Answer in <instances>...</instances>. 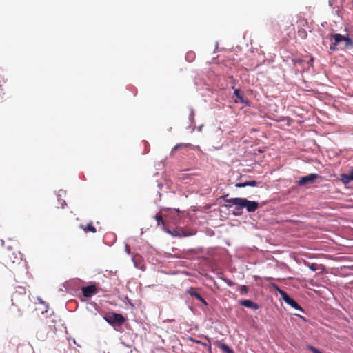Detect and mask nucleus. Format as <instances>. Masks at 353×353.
Segmentation results:
<instances>
[{
	"instance_id": "nucleus-1",
	"label": "nucleus",
	"mask_w": 353,
	"mask_h": 353,
	"mask_svg": "<svg viewBox=\"0 0 353 353\" xmlns=\"http://www.w3.org/2000/svg\"><path fill=\"white\" fill-rule=\"evenodd\" d=\"M327 40L332 42L330 45V53L336 50H351L353 48V41L349 37L343 36L339 33L330 34L323 41V45H325Z\"/></svg>"
},
{
	"instance_id": "nucleus-2",
	"label": "nucleus",
	"mask_w": 353,
	"mask_h": 353,
	"mask_svg": "<svg viewBox=\"0 0 353 353\" xmlns=\"http://www.w3.org/2000/svg\"><path fill=\"white\" fill-rule=\"evenodd\" d=\"M226 196H225L223 198L225 201L234 205L236 210H241L243 208H245L247 212H254L259 206V203L255 201H250L245 198L241 197L226 199Z\"/></svg>"
},
{
	"instance_id": "nucleus-3",
	"label": "nucleus",
	"mask_w": 353,
	"mask_h": 353,
	"mask_svg": "<svg viewBox=\"0 0 353 353\" xmlns=\"http://www.w3.org/2000/svg\"><path fill=\"white\" fill-rule=\"evenodd\" d=\"M12 301L13 305L17 306H22L29 302V297L26 294L25 288L19 287L12 296Z\"/></svg>"
},
{
	"instance_id": "nucleus-4",
	"label": "nucleus",
	"mask_w": 353,
	"mask_h": 353,
	"mask_svg": "<svg viewBox=\"0 0 353 353\" xmlns=\"http://www.w3.org/2000/svg\"><path fill=\"white\" fill-rule=\"evenodd\" d=\"M104 319L114 328L117 327H121L125 321L122 314L117 313L109 314L104 316Z\"/></svg>"
},
{
	"instance_id": "nucleus-5",
	"label": "nucleus",
	"mask_w": 353,
	"mask_h": 353,
	"mask_svg": "<svg viewBox=\"0 0 353 353\" xmlns=\"http://www.w3.org/2000/svg\"><path fill=\"white\" fill-rule=\"evenodd\" d=\"M275 289L278 290L279 294L281 295L282 299L284 302L290 305L295 310H298L301 312H304L303 307L291 296H290L285 291L280 290L276 285L274 286Z\"/></svg>"
},
{
	"instance_id": "nucleus-6",
	"label": "nucleus",
	"mask_w": 353,
	"mask_h": 353,
	"mask_svg": "<svg viewBox=\"0 0 353 353\" xmlns=\"http://www.w3.org/2000/svg\"><path fill=\"white\" fill-rule=\"evenodd\" d=\"M319 176L317 174H310L307 176H302L298 181V185L300 186L305 185L306 184H312Z\"/></svg>"
},
{
	"instance_id": "nucleus-7",
	"label": "nucleus",
	"mask_w": 353,
	"mask_h": 353,
	"mask_svg": "<svg viewBox=\"0 0 353 353\" xmlns=\"http://www.w3.org/2000/svg\"><path fill=\"white\" fill-rule=\"evenodd\" d=\"M97 293V288L94 285H91L82 288V294L85 298H91Z\"/></svg>"
},
{
	"instance_id": "nucleus-8",
	"label": "nucleus",
	"mask_w": 353,
	"mask_h": 353,
	"mask_svg": "<svg viewBox=\"0 0 353 353\" xmlns=\"http://www.w3.org/2000/svg\"><path fill=\"white\" fill-rule=\"evenodd\" d=\"M187 293L192 296V297H194L196 298L197 300H199V301H201L202 303H203L205 305H207L208 303L207 302L205 301V300L201 296V295L198 293L197 292H196L194 289L191 288L190 290H187Z\"/></svg>"
},
{
	"instance_id": "nucleus-9",
	"label": "nucleus",
	"mask_w": 353,
	"mask_h": 353,
	"mask_svg": "<svg viewBox=\"0 0 353 353\" xmlns=\"http://www.w3.org/2000/svg\"><path fill=\"white\" fill-rule=\"evenodd\" d=\"M239 303L241 305L248 308H252L253 310H258L259 308V306L256 303L248 299L242 300L239 302Z\"/></svg>"
},
{
	"instance_id": "nucleus-10",
	"label": "nucleus",
	"mask_w": 353,
	"mask_h": 353,
	"mask_svg": "<svg viewBox=\"0 0 353 353\" xmlns=\"http://www.w3.org/2000/svg\"><path fill=\"white\" fill-rule=\"evenodd\" d=\"M258 182L254 181V180H252V181H245V182H243V183H238L235 185V186L236 188H244V187H246V186H252V187H254V186H256L258 185Z\"/></svg>"
},
{
	"instance_id": "nucleus-11",
	"label": "nucleus",
	"mask_w": 353,
	"mask_h": 353,
	"mask_svg": "<svg viewBox=\"0 0 353 353\" xmlns=\"http://www.w3.org/2000/svg\"><path fill=\"white\" fill-rule=\"evenodd\" d=\"M341 180L343 183H348L349 182L352 181L349 172L348 174H341Z\"/></svg>"
},
{
	"instance_id": "nucleus-12",
	"label": "nucleus",
	"mask_w": 353,
	"mask_h": 353,
	"mask_svg": "<svg viewBox=\"0 0 353 353\" xmlns=\"http://www.w3.org/2000/svg\"><path fill=\"white\" fill-rule=\"evenodd\" d=\"M219 347L225 353H234L233 350L231 349L228 345L225 343H221Z\"/></svg>"
},
{
	"instance_id": "nucleus-13",
	"label": "nucleus",
	"mask_w": 353,
	"mask_h": 353,
	"mask_svg": "<svg viewBox=\"0 0 353 353\" xmlns=\"http://www.w3.org/2000/svg\"><path fill=\"white\" fill-rule=\"evenodd\" d=\"M154 219L157 221L158 226L162 225V228L165 227V223H164V221L163 220V217L161 214H156L154 216Z\"/></svg>"
},
{
	"instance_id": "nucleus-14",
	"label": "nucleus",
	"mask_w": 353,
	"mask_h": 353,
	"mask_svg": "<svg viewBox=\"0 0 353 353\" xmlns=\"http://www.w3.org/2000/svg\"><path fill=\"white\" fill-rule=\"evenodd\" d=\"M83 230L85 232H91L92 233H94L97 231L96 228L93 226L92 223H91V222L90 223H88L85 227L83 228Z\"/></svg>"
},
{
	"instance_id": "nucleus-15",
	"label": "nucleus",
	"mask_w": 353,
	"mask_h": 353,
	"mask_svg": "<svg viewBox=\"0 0 353 353\" xmlns=\"http://www.w3.org/2000/svg\"><path fill=\"white\" fill-rule=\"evenodd\" d=\"M195 58V53L194 52H188L185 55V59L188 62H192Z\"/></svg>"
},
{
	"instance_id": "nucleus-16",
	"label": "nucleus",
	"mask_w": 353,
	"mask_h": 353,
	"mask_svg": "<svg viewBox=\"0 0 353 353\" xmlns=\"http://www.w3.org/2000/svg\"><path fill=\"white\" fill-rule=\"evenodd\" d=\"M189 145H190L189 143H188V144H185V143H178L172 149L171 154H172L173 152L174 151H176V150H178L179 148H181L182 147H188Z\"/></svg>"
},
{
	"instance_id": "nucleus-17",
	"label": "nucleus",
	"mask_w": 353,
	"mask_h": 353,
	"mask_svg": "<svg viewBox=\"0 0 353 353\" xmlns=\"http://www.w3.org/2000/svg\"><path fill=\"white\" fill-rule=\"evenodd\" d=\"M304 264L313 272H316L317 270V265L316 263H310L309 262L305 261Z\"/></svg>"
},
{
	"instance_id": "nucleus-18",
	"label": "nucleus",
	"mask_w": 353,
	"mask_h": 353,
	"mask_svg": "<svg viewBox=\"0 0 353 353\" xmlns=\"http://www.w3.org/2000/svg\"><path fill=\"white\" fill-rule=\"evenodd\" d=\"M306 347L307 350H310L313 353H323L319 349L314 347V346H312L311 345H307L306 346Z\"/></svg>"
},
{
	"instance_id": "nucleus-19",
	"label": "nucleus",
	"mask_w": 353,
	"mask_h": 353,
	"mask_svg": "<svg viewBox=\"0 0 353 353\" xmlns=\"http://www.w3.org/2000/svg\"><path fill=\"white\" fill-rule=\"evenodd\" d=\"M234 95L243 103L245 102L243 99V97L240 94V91L238 89H236L234 92Z\"/></svg>"
},
{
	"instance_id": "nucleus-20",
	"label": "nucleus",
	"mask_w": 353,
	"mask_h": 353,
	"mask_svg": "<svg viewBox=\"0 0 353 353\" xmlns=\"http://www.w3.org/2000/svg\"><path fill=\"white\" fill-rule=\"evenodd\" d=\"M239 292L241 294H247L248 292V288L245 285H241L239 287Z\"/></svg>"
},
{
	"instance_id": "nucleus-21",
	"label": "nucleus",
	"mask_w": 353,
	"mask_h": 353,
	"mask_svg": "<svg viewBox=\"0 0 353 353\" xmlns=\"http://www.w3.org/2000/svg\"><path fill=\"white\" fill-rule=\"evenodd\" d=\"M190 115H189V120L190 121L193 123H194V110L192 108H190Z\"/></svg>"
},
{
	"instance_id": "nucleus-22",
	"label": "nucleus",
	"mask_w": 353,
	"mask_h": 353,
	"mask_svg": "<svg viewBox=\"0 0 353 353\" xmlns=\"http://www.w3.org/2000/svg\"><path fill=\"white\" fill-rule=\"evenodd\" d=\"M65 191L63 190H59L57 194L58 201H60V199L65 194Z\"/></svg>"
},
{
	"instance_id": "nucleus-23",
	"label": "nucleus",
	"mask_w": 353,
	"mask_h": 353,
	"mask_svg": "<svg viewBox=\"0 0 353 353\" xmlns=\"http://www.w3.org/2000/svg\"><path fill=\"white\" fill-rule=\"evenodd\" d=\"M180 235H181V230H176V229L172 230V236L180 237Z\"/></svg>"
},
{
	"instance_id": "nucleus-24",
	"label": "nucleus",
	"mask_w": 353,
	"mask_h": 353,
	"mask_svg": "<svg viewBox=\"0 0 353 353\" xmlns=\"http://www.w3.org/2000/svg\"><path fill=\"white\" fill-rule=\"evenodd\" d=\"M194 234L193 233H188V232H186L183 230H181V235H180V238L181 237H187V236H192Z\"/></svg>"
},
{
	"instance_id": "nucleus-25",
	"label": "nucleus",
	"mask_w": 353,
	"mask_h": 353,
	"mask_svg": "<svg viewBox=\"0 0 353 353\" xmlns=\"http://www.w3.org/2000/svg\"><path fill=\"white\" fill-rule=\"evenodd\" d=\"M223 280L225 282V283L228 286H233L234 285V283L231 280L228 279H223Z\"/></svg>"
},
{
	"instance_id": "nucleus-26",
	"label": "nucleus",
	"mask_w": 353,
	"mask_h": 353,
	"mask_svg": "<svg viewBox=\"0 0 353 353\" xmlns=\"http://www.w3.org/2000/svg\"><path fill=\"white\" fill-rule=\"evenodd\" d=\"M136 257H137V256H132V261H133V263H134V266H135L137 268H139V265H138V264H137V262Z\"/></svg>"
},
{
	"instance_id": "nucleus-27",
	"label": "nucleus",
	"mask_w": 353,
	"mask_h": 353,
	"mask_svg": "<svg viewBox=\"0 0 353 353\" xmlns=\"http://www.w3.org/2000/svg\"><path fill=\"white\" fill-rule=\"evenodd\" d=\"M125 252L128 254H130L131 252H130V246L128 245V244H125Z\"/></svg>"
},
{
	"instance_id": "nucleus-28",
	"label": "nucleus",
	"mask_w": 353,
	"mask_h": 353,
	"mask_svg": "<svg viewBox=\"0 0 353 353\" xmlns=\"http://www.w3.org/2000/svg\"><path fill=\"white\" fill-rule=\"evenodd\" d=\"M59 204L61 205V208H63L65 205H66V202L65 200L60 199V201H59Z\"/></svg>"
},
{
	"instance_id": "nucleus-29",
	"label": "nucleus",
	"mask_w": 353,
	"mask_h": 353,
	"mask_svg": "<svg viewBox=\"0 0 353 353\" xmlns=\"http://www.w3.org/2000/svg\"><path fill=\"white\" fill-rule=\"evenodd\" d=\"M162 229L168 234L172 235V230H169V229H166L165 228V227H163Z\"/></svg>"
},
{
	"instance_id": "nucleus-30",
	"label": "nucleus",
	"mask_w": 353,
	"mask_h": 353,
	"mask_svg": "<svg viewBox=\"0 0 353 353\" xmlns=\"http://www.w3.org/2000/svg\"><path fill=\"white\" fill-rule=\"evenodd\" d=\"M38 300L39 301V302H40L41 303H42V304H43L44 305H46V307H48V304H46L44 301H43L41 300V298L38 297Z\"/></svg>"
},
{
	"instance_id": "nucleus-31",
	"label": "nucleus",
	"mask_w": 353,
	"mask_h": 353,
	"mask_svg": "<svg viewBox=\"0 0 353 353\" xmlns=\"http://www.w3.org/2000/svg\"><path fill=\"white\" fill-rule=\"evenodd\" d=\"M349 173L351 176L352 180L353 181V168L350 170Z\"/></svg>"
},
{
	"instance_id": "nucleus-32",
	"label": "nucleus",
	"mask_w": 353,
	"mask_h": 353,
	"mask_svg": "<svg viewBox=\"0 0 353 353\" xmlns=\"http://www.w3.org/2000/svg\"><path fill=\"white\" fill-rule=\"evenodd\" d=\"M296 316L299 317L300 319H303L304 321H306V319L303 317V316H301L299 314H295Z\"/></svg>"
},
{
	"instance_id": "nucleus-33",
	"label": "nucleus",
	"mask_w": 353,
	"mask_h": 353,
	"mask_svg": "<svg viewBox=\"0 0 353 353\" xmlns=\"http://www.w3.org/2000/svg\"><path fill=\"white\" fill-rule=\"evenodd\" d=\"M313 61H314V58H313V57H311V58L310 59L309 63H312Z\"/></svg>"
},
{
	"instance_id": "nucleus-34",
	"label": "nucleus",
	"mask_w": 353,
	"mask_h": 353,
	"mask_svg": "<svg viewBox=\"0 0 353 353\" xmlns=\"http://www.w3.org/2000/svg\"><path fill=\"white\" fill-rule=\"evenodd\" d=\"M1 245L3 246L4 245V241L3 240H1Z\"/></svg>"
},
{
	"instance_id": "nucleus-35",
	"label": "nucleus",
	"mask_w": 353,
	"mask_h": 353,
	"mask_svg": "<svg viewBox=\"0 0 353 353\" xmlns=\"http://www.w3.org/2000/svg\"><path fill=\"white\" fill-rule=\"evenodd\" d=\"M201 128H202V125H201V126H200V127H199V128H198V130H199V131L201 130Z\"/></svg>"
}]
</instances>
